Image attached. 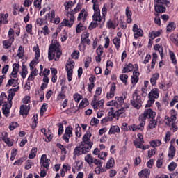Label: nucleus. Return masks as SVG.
<instances>
[{"label": "nucleus", "mask_w": 178, "mask_h": 178, "mask_svg": "<svg viewBox=\"0 0 178 178\" xmlns=\"http://www.w3.org/2000/svg\"><path fill=\"white\" fill-rule=\"evenodd\" d=\"M91 132L87 131L86 134L83 136V140L81 142L80 145L82 148V152L83 154H87L91 151V148H92V145L94 143L91 142Z\"/></svg>", "instance_id": "nucleus-1"}, {"label": "nucleus", "mask_w": 178, "mask_h": 178, "mask_svg": "<svg viewBox=\"0 0 178 178\" xmlns=\"http://www.w3.org/2000/svg\"><path fill=\"white\" fill-rule=\"evenodd\" d=\"M58 44H51L49 48L48 58L49 60H53L54 59L56 61L59 60V58L62 55V51L59 50Z\"/></svg>", "instance_id": "nucleus-2"}, {"label": "nucleus", "mask_w": 178, "mask_h": 178, "mask_svg": "<svg viewBox=\"0 0 178 178\" xmlns=\"http://www.w3.org/2000/svg\"><path fill=\"white\" fill-rule=\"evenodd\" d=\"M170 5V2L168 0H156L154 3V9L155 12H156V16L159 15V13H163L166 12V7Z\"/></svg>", "instance_id": "nucleus-3"}, {"label": "nucleus", "mask_w": 178, "mask_h": 178, "mask_svg": "<svg viewBox=\"0 0 178 178\" xmlns=\"http://www.w3.org/2000/svg\"><path fill=\"white\" fill-rule=\"evenodd\" d=\"M138 90H135L132 95V99H131V105L135 109H140L143 106V100H141V96L138 93Z\"/></svg>", "instance_id": "nucleus-4"}, {"label": "nucleus", "mask_w": 178, "mask_h": 178, "mask_svg": "<svg viewBox=\"0 0 178 178\" xmlns=\"http://www.w3.org/2000/svg\"><path fill=\"white\" fill-rule=\"evenodd\" d=\"M155 116H156V113L151 108L146 109L143 115L139 116V120L145 123L146 119H155Z\"/></svg>", "instance_id": "nucleus-5"}, {"label": "nucleus", "mask_w": 178, "mask_h": 178, "mask_svg": "<svg viewBox=\"0 0 178 178\" xmlns=\"http://www.w3.org/2000/svg\"><path fill=\"white\" fill-rule=\"evenodd\" d=\"M107 10H108V9H106V8L103 7L102 9V14L103 15V16L101 17V10L99 8V15L97 17V19H95V18H94V15L92 16L93 20L95 22H98L99 23H102V24H100V27H102V25L104 24V23H105V16H106Z\"/></svg>", "instance_id": "nucleus-6"}, {"label": "nucleus", "mask_w": 178, "mask_h": 178, "mask_svg": "<svg viewBox=\"0 0 178 178\" xmlns=\"http://www.w3.org/2000/svg\"><path fill=\"white\" fill-rule=\"evenodd\" d=\"M67 16L70 18L69 19H63L62 23H60V26H66L67 27H72L73 26V23H74V15L73 13H67Z\"/></svg>", "instance_id": "nucleus-7"}, {"label": "nucleus", "mask_w": 178, "mask_h": 178, "mask_svg": "<svg viewBox=\"0 0 178 178\" xmlns=\"http://www.w3.org/2000/svg\"><path fill=\"white\" fill-rule=\"evenodd\" d=\"M133 32L136 33L134 35V38H138V37H143V34H144L143 31L141 29L138 28V25L134 24L133 26Z\"/></svg>", "instance_id": "nucleus-8"}, {"label": "nucleus", "mask_w": 178, "mask_h": 178, "mask_svg": "<svg viewBox=\"0 0 178 178\" xmlns=\"http://www.w3.org/2000/svg\"><path fill=\"white\" fill-rule=\"evenodd\" d=\"M41 166L46 168V170H48L49 168V159H47V154H43L40 159Z\"/></svg>", "instance_id": "nucleus-9"}, {"label": "nucleus", "mask_w": 178, "mask_h": 178, "mask_svg": "<svg viewBox=\"0 0 178 178\" xmlns=\"http://www.w3.org/2000/svg\"><path fill=\"white\" fill-rule=\"evenodd\" d=\"M30 111V104H23L20 106V115L27 116L29 115V112Z\"/></svg>", "instance_id": "nucleus-10"}, {"label": "nucleus", "mask_w": 178, "mask_h": 178, "mask_svg": "<svg viewBox=\"0 0 178 178\" xmlns=\"http://www.w3.org/2000/svg\"><path fill=\"white\" fill-rule=\"evenodd\" d=\"M145 125V123L142 122L140 123V127H138V126L136 124H131V126L129 127V130H132V131H138V130H144V126Z\"/></svg>", "instance_id": "nucleus-11"}, {"label": "nucleus", "mask_w": 178, "mask_h": 178, "mask_svg": "<svg viewBox=\"0 0 178 178\" xmlns=\"http://www.w3.org/2000/svg\"><path fill=\"white\" fill-rule=\"evenodd\" d=\"M12 108V103L8 104V103L5 102L4 104L3 105V113L8 118L9 116V109Z\"/></svg>", "instance_id": "nucleus-12"}, {"label": "nucleus", "mask_w": 178, "mask_h": 178, "mask_svg": "<svg viewBox=\"0 0 178 178\" xmlns=\"http://www.w3.org/2000/svg\"><path fill=\"white\" fill-rule=\"evenodd\" d=\"M33 51L35 52V59L33 60L31 62L33 65H35V63H38V58H40V49L38 47H34Z\"/></svg>", "instance_id": "nucleus-13"}, {"label": "nucleus", "mask_w": 178, "mask_h": 178, "mask_svg": "<svg viewBox=\"0 0 178 178\" xmlns=\"http://www.w3.org/2000/svg\"><path fill=\"white\" fill-rule=\"evenodd\" d=\"M116 90V85L115 83L111 84V88L110 89V92L107 94V99H111L115 97V90Z\"/></svg>", "instance_id": "nucleus-14"}, {"label": "nucleus", "mask_w": 178, "mask_h": 178, "mask_svg": "<svg viewBox=\"0 0 178 178\" xmlns=\"http://www.w3.org/2000/svg\"><path fill=\"white\" fill-rule=\"evenodd\" d=\"M13 41H15V38H13V36L10 38V40H4L3 42L4 48L6 49H8V48H9L10 47H12V42H13Z\"/></svg>", "instance_id": "nucleus-15"}, {"label": "nucleus", "mask_w": 178, "mask_h": 178, "mask_svg": "<svg viewBox=\"0 0 178 178\" xmlns=\"http://www.w3.org/2000/svg\"><path fill=\"white\" fill-rule=\"evenodd\" d=\"M138 76H140V72L134 70L133 72V76L131 78L132 84H137L138 81Z\"/></svg>", "instance_id": "nucleus-16"}, {"label": "nucleus", "mask_w": 178, "mask_h": 178, "mask_svg": "<svg viewBox=\"0 0 178 178\" xmlns=\"http://www.w3.org/2000/svg\"><path fill=\"white\" fill-rule=\"evenodd\" d=\"M158 126V120H155V118L150 119V121L149 122L148 127L149 129H155Z\"/></svg>", "instance_id": "nucleus-17"}, {"label": "nucleus", "mask_w": 178, "mask_h": 178, "mask_svg": "<svg viewBox=\"0 0 178 178\" xmlns=\"http://www.w3.org/2000/svg\"><path fill=\"white\" fill-rule=\"evenodd\" d=\"M149 96L152 97V98H159V90L158 88H154L149 94Z\"/></svg>", "instance_id": "nucleus-18"}, {"label": "nucleus", "mask_w": 178, "mask_h": 178, "mask_svg": "<svg viewBox=\"0 0 178 178\" xmlns=\"http://www.w3.org/2000/svg\"><path fill=\"white\" fill-rule=\"evenodd\" d=\"M83 154L84 153H83V149L81 145L76 147L74 149V155L76 156H80V155H83Z\"/></svg>", "instance_id": "nucleus-19"}, {"label": "nucleus", "mask_w": 178, "mask_h": 178, "mask_svg": "<svg viewBox=\"0 0 178 178\" xmlns=\"http://www.w3.org/2000/svg\"><path fill=\"white\" fill-rule=\"evenodd\" d=\"M134 69V67L133 66V64L129 63L123 68L122 73H129V72H132Z\"/></svg>", "instance_id": "nucleus-20"}, {"label": "nucleus", "mask_w": 178, "mask_h": 178, "mask_svg": "<svg viewBox=\"0 0 178 178\" xmlns=\"http://www.w3.org/2000/svg\"><path fill=\"white\" fill-rule=\"evenodd\" d=\"M176 154V148L173 145H170L169 148V153H168V156L171 159H173V157L175 156Z\"/></svg>", "instance_id": "nucleus-21"}, {"label": "nucleus", "mask_w": 178, "mask_h": 178, "mask_svg": "<svg viewBox=\"0 0 178 178\" xmlns=\"http://www.w3.org/2000/svg\"><path fill=\"white\" fill-rule=\"evenodd\" d=\"M140 177L148 178L149 177V170L145 169L138 173Z\"/></svg>", "instance_id": "nucleus-22"}, {"label": "nucleus", "mask_w": 178, "mask_h": 178, "mask_svg": "<svg viewBox=\"0 0 178 178\" xmlns=\"http://www.w3.org/2000/svg\"><path fill=\"white\" fill-rule=\"evenodd\" d=\"M151 147L155 148L156 147H161L162 142L160 140H152L149 142Z\"/></svg>", "instance_id": "nucleus-23"}, {"label": "nucleus", "mask_w": 178, "mask_h": 178, "mask_svg": "<svg viewBox=\"0 0 178 178\" xmlns=\"http://www.w3.org/2000/svg\"><path fill=\"white\" fill-rule=\"evenodd\" d=\"M16 95V92H15V89H10L8 94V104H12V99H13V97Z\"/></svg>", "instance_id": "nucleus-24"}, {"label": "nucleus", "mask_w": 178, "mask_h": 178, "mask_svg": "<svg viewBox=\"0 0 178 178\" xmlns=\"http://www.w3.org/2000/svg\"><path fill=\"white\" fill-rule=\"evenodd\" d=\"M8 14H0V24H8Z\"/></svg>", "instance_id": "nucleus-25"}, {"label": "nucleus", "mask_w": 178, "mask_h": 178, "mask_svg": "<svg viewBox=\"0 0 178 178\" xmlns=\"http://www.w3.org/2000/svg\"><path fill=\"white\" fill-rule=\"evenodd\" d=\"M66 70L68 81H72V76H73V68H69L67 66H66Z\"/></svg>", "instance_id": "nucleus-26"}, {"label": "nucleus", "mask_w": 178, "mask_h": 178, "mask_svg": "<svg viewBox=\"0 0 178 178\" xmlns=\"http://www.w3.org/2000/svg\"><path fill=\"white\" fill-rule=\"evenodd\" d=\"M95 172L97 173V175H100L101 173H104V172H105V168L102 167V163H99V165L95 168Z\"/></svg>", "instance_id": "nucleus-27"}, {"label": "nucleus", "mask_w": 178, "mask_h": 178, "mask_svg": "<svg viewBox=\"0 0 178 178\" xmlns=\"http://www.w3.org/2000/svg\"><path fill=\"white\" fill-rule=\"evenodd\" d=\"M115 133H120V129L118 126H113L110 128L109 134H115Z\"/></svg>", "instance_id": "nucleus-28"}, {"label": "nucleus", "mask_w": 178, "mask_h": 178, "mask_svg": "<svg viewBox=\"0 0 178 178\" xmlns=\"http://www.w3.org/2000/svg\"><path fill=\"white\" fill-rule=\"evenodd\" d=\"M154 49L155 51H158L160 54V56L161 59L163 58V49L161 47L159 44H155L154 45Z\"/></svg>", "instance_id": "nucleus-29"}, {"label": "nucleus", "mask_w": 178, "mask_h": 178, "mask_svg": "<svg viewBox=\"0 0 178 178\" xmlns=\"http://www.w3.org/2000/svg\"><path fill=\"white\" fill-rule=\"evenodd\" d=\"M126 98V97H115V101L117 102V105H120V106H122V105H123V104H124V99Z\"/></svg>", "instance_id": "nucleus-30"}, {"label": "nucleus", "mask_w": 178, "mask_h": 178, "mask_svg": "<svg viewBox=\"0 0 178 178\" xmlns=\"http://www.w3.org/2000/svg\"><path fill=\"white\" fill-rule=\"evenodd\" d=\"M118 24L115 23V21L109 20L107 22L108 29H116Z\"/></svg>", "instance_id": "nucleus-31"}, {"label": "nucleus", "mask_w": 178, "mask_h": 178, "mask_svg": "<svg viewBox=\"0 0 178 178\" xmlns=\"http://www.w3.org/2000/svg\"><path fill=\"white\" fill-rule=\"evenodd\" d=\"M36 154H37V147H33L29 155V159H34V158H35Z\"/></svg>", "instance_id": "nucleus-32"}, {"label": "nucleus", "mask_w": 178, "mask_h": 178, "mask_svg": "<svg viewBox=\"0 0 178 178\" xmlns=\"http://www.w3.org/2000/svg\"><path fill=\"white\" fill-rule=\"evenodd\" d=\"M115 165V159L111 158L110 160L107 162L106 168V169H111Z\"/></svg>", "instance_id": "nucleus-33"}, {"label": "nucleus", "mask_w": 178, "mask_h": 178, "mask_svg": "<svg viewBox=\"0 0 178 178\" xmlns=\"http://www.w3.org/2000/svg\"><path fill=\"white\" fill-rule=\"evenodd\" d=\"M72 130H73V128L72 127H67L65 129V132L64 134H65V136H68L69 138L72 137L73 134L72 132Z\"/></svg>", "instance_id": "nucleus-34"}, {"label": "nucleus", "mask_w": 178, "mask_h": 178, "mask_svg": "<svg viewBox=\"0 0 178 178\" xmlns=\"http://www.w3.org/2000/svg\"><path fill=\"white\" fill-rule=\"evenodd\" d=\"M24 54V49L23 48V46H20L18 49V53L17 56H18V58H19V59H22Z\"/></svg>", "instance_id": "nucleus-35"}, {"label": "nucleus", "mask_w": 178, "mask_h": 178, "mask_svg": "<svg viewBox=\"0 0 178 178\" xmlns=\"http://www.w3.org/2000/svg\"><path fill=\"white\" fill-rule=\"evenodd\" d=\"M176 115H177V113H176V111L175 110H171V116L170 118V120H171V122H174V123H176V119H177V118H176Z\"/></svg>", "instance_id": "nucleus-36"}, {"label": "nucleus", "mask_w": 178, "mask_h": 178, "mask_svg": "<svg viewBox=\"0 0 178 178\" xmlns=\"http://www.w3.org/2000/svg\"><path fill=\"white\" fill-rule=\"evenodd\" d=\"M27 73H28L27 67H26V65H24L23 64L22 73H21V76H22V79H26V76H27Z\"/></svg>", "instance_id": "nucleus-37"}, {"label": "nucleus", "mask_w": 178, "mask_h": 178, "mask_svg": "<svg viewBox=\"0 0 178 178\" xmlns=\"http://www.w3.org/2000/svg\"><path fill=\"white\" fill-rule=\"evenodd\" d=\"M85 161L87 162L89 165H91V163H94V159L91 156V154H87L85 156Z\"/></svg>", "instance_id": "nucleus-38"}, {"label": "nucleus", "mask_w": 178, "mask_h": 178, "mask_svg": "<svg viewBox=\"0 0 178 178\" xmlns=\"http://www.w3.org/2000/svg\"><path fill=\"white\" fill-rule=\"evenodd\" d=\"M73 5H74V3H73V1H66L64 3L65 10H69V9H70V8H73Z\"/></svg>", "instance_id": "nucleus-39"}, {"label": "nucleus", "mask_w": 178, "mask_h": 178, "mask_svg": "<svg viewBox=\"0 0 178 178\" xmlns=\"http://www.w3.org/2000/svg\"><path fill=\"white\" fill-rule=\"evenodd\" d=\"M97 95H96L95 93V95H94V100H92L91 103V105L95 111H98V106H97V102H95L97 101Z\"/></svg>", "instance_id": "nucleus-40"}, {"label": "nucleus", "mask_w": 178, "mask_h": 178, "mask_svg": "<svg viewBox=\"0 0 178 178\" xmlns=\"http://www.w3.org/2000/svg\"><path fill=\"white\" fill-rule=\"evenodd\" d=\"M113 42L114 45H115L117 49H119V48H120V38H115L113 40Z\"/></svg>", "instance_id": "nucleus-41"}, {"label": "nucleus", "mask_w": 178, "mask_h": 178, "mask_svg": "<svg viewBox=\"0 0 178 178\" xmlns=\"http://www.w3.org/2000/svg\"><path fill=\"white\" fill-rule=\"evenodd\" d=\"M45 20H47V19H50V20H52V19H54L55 17V11L54 10H52L51 12V13H47L46 15H45Z\"/></svg>", "instance_id": "nucleus-42"}, {"label": "nucleus", "mask_w": 178, "mask_h": 178, "mask_svg": "<svg viewBox=\"0 0 178 178\" xmlns=\"http://www.w3.org/2000/svg\"><path fill=\"white\" fill-rule=\"evenodd\" d=\"M3 141H4L6 144H8V147H12L13 145V142L10 141V139L7 136L3 137Z\"/></svg>", "instance_id": "nucleus-43"}, {"label": "nucleus", "mask_w": 178, "mask_h": 178, "mask_svg": "<svg viewBox=\"0 0 178 178\" xmlns=\"http://www.w3.org/2000/svg\"><path fill=\"white\" fill-rule=\"evenodd\" d=\"M170 59L174 65L177 63V60H176V56H175V53L172 51H170Z\"/></svg>", "instance_id": "nucleus-44"}, {"label": "nucleus", "mask_w": 178, "mask_h": 178, "mask_svg": "<svg viewBox=\"0 0 178 178\" xmlns=\"http://www.w3.org/2000/svg\"><path fill=\"white\" fill-rule=\"evenodd\" d=\"M177 166V164L172 161L168 165V170H170V172H173V170H175V169H176Z\"/></svg>", "instance_id": "nucleus-45"}, {"label": "nucleus", "mask_w": 178, "mask_h": 178, "mask_svg": "<svg viewBox=\"0 0 178 178\" xmlns=\"http://www.w3.org/2000/svg\"><path fill=\"white\" fill-rule=\"evenodd\" d=\"M35 76H37V71L35 70L31 72V74L28 77L29 81H33V80H34Z\"/></svg>", "instance_id": "nucleus-46"}, {"label": "nucleus", "mask_w": 178, "mask_h": 178, "mask_svg": "<svg viewBox=\"0 0 178 178\" xmlns=\"http://www.w3.org/2000/svg\"><path fill=\"white\" fill-rule=\"evenodd\" d=\"M48 106V104L44 103L40 108V115L42 116L44 113V112H47V106Z\"/></svg>", "instance_id": "nucleus-47"}, {"label": "nucleus", "mask_w": 178, "mask_h": 178, "mask_svg": "<svg viewBox=\"0 0 178 178\" xmlns=\"http://www.w3.org/2000/svg\"><path fill=\"white\" fill-rule=\"evenodd\" d=\"M120 79L122 81V83H124V84H126V83H127V79H129V76H127V74H121L120 75Z\"/></svg>", "instance_id": "nucleus-48"}, {"label": "nucleus", "mask_w": 178, "mask_h": 178, "mask_svg": "<svg viewBox=\"0 0 178 178\" xmlns=\"http://www.w3.org/2000/svg\"><path fill=\"white\" fill-rule=\"evenodd\" d=\"M170 129L172 130V131H173L174 133L177 131L178 130V127L177 125H176V122H172L171 124V126H170Z\"/></svg>", "instance_id": "nucleus-49"}, {"label": "nucleus", "mask_w": 178, "mask_h": 178, "mask_svg": "<svg viewBox=\"0 0 178 178\" xmlns=\"http://www.w3.org/2000/svg\"><path fill=\"white\" fill-rule=\"evenodd\" d=\"M126 112V110L124 109V108H121L119 110H117L115 111V118L119 117V115H122V113H124Z\"/></svg>", "instance_id": "nucleus-50"}, {"label": "nucleus", "mask_w": 178, "mask_h": 178, "mask_svg": "<svg viewBox=\"0 0 178 178\" xmlns=\"http://www.w3.org/2000/svg\"><path fill=\"white\" fill-rule=\"evenodd\" d=\"M58 136H62V134L63 133V124L62 123H58Z\"/></svg>", "instance_id": "nucleus-51"}, {"label": "nucleus", "mask_w": 178, "mask_h": 178, "mask_svg": "<svg viewBox=\"0 0 178 178\" xmlns=\"http://www.w3.org/2000/svg\"><path fill=\"white\" fill-rule=\"evenodd\" d=\"M170 40L177 47H178V35L175 36H171Z\"/></svg>", "instance_id": "nucleus-52"}, {"label": "nucleus", "mask_w": 178, "mask_h": 178, "mask_svg": "<svg viewBox=\"0 0 178 178\" xmlns=\"http://www.w3.org/2000/svg\"><path fill=\"white\" fill-rule=\"evenodd\" d=\"M134 145H136V148H143V144H144V140H140V142L134 141Z\"/></svg>", "instance_id": "nucleus-53"}, {"label": "nucleus", "mask_w": 178, "mask_h": 178, "mask_svg": "<svg viewBox=\"0 0 178 178\" xmlns=\"http://www.w3.org/2000/svg\"><path fill=\"white\" fill-rule=\"evenodd\" d=\"M19 69H20V65L19 63H14L13 65V72H19Z\"/></svg>", "instance_id": "nucleus-54"}, {"label": "nucleus", "mask_w": 178, "mask_h": 178, "mask_svg": "<svg viewBox=\"0 0 178 178\" xmlns=\"http://www.w3.org/2000/svg\"><path fill=\"white\" fill-rule=\"evenodd\" d=\"M175 30V23L171 22L167 26V31H172Z\"/></svg>", "instance_id": "nucleus-55"}, {"label": "nucleus", "mask_w": 178, "mask_h": 178, "mask_svg": "<svg viewBox=\"0 0 178 178\" xmlns=\"http://www.w3.org/2000/svg\"><path fill=\"white\" fill-rule=\"evenodd\" d=\"M170 136H172L170 131H168L164 138L165 143H168V141H170Z\"/></svg>", "instance_id": "nucleus-56"}, {"label": "nucleus", "mask_w": 178, "mask_h": 178, "mask_svg": "<svg viewBox=\"0 0 178 178\" xmlns=\"http://www.w3.org/2000/svg\"><path fill=\"white\" fill-rule=\"evenodd\" d=\"M178 102V96H175L170 103V106H174Z\"/></svg>", "instance_id": "nucleus-57"}, {"label": "nucleus", "mask_w": 178, "mask_h": 178, "mask_svg": "<svg viewBox=\"0 0 178 178\" xmlns=\"http://www.w3.org/2000/svg\"><path fill=\"white\" fill-rule=\"evenodd\" d=\"M41 2H42V0H34V6L41 9Z\"/></svg>", "instance_id": "nucleus-58"}, {"label": "nucleus", "mask_w": 178, "mask_h": 178, "mask_svg": "<svg viewBox=\"0 0 178 178\" xmlns=\"http://www.w3.org/2000/svg\"><path fill=\"white\" fill-rule=\"evenodd\" d=\"M98 123H99V120L95 118H92V120L90 122L91 126H95V124H98Z\"/></svg>", "instance_id": "nucleus-59"}, {"label": "nucleus", "mask_w": 178, "mask_h": 178, "mask_svg": "<svg viewBox=\"0 0 178 178\" xmlns=\"http://www.w3.org/2000/svg\"><path fill=\"white\" fill-rule=\"evenodd\" d=\"M113 107L110 108V111L108 112V116H113V118H116V112L113 110Z\"/></svg>", "instance_id": "nucleus-60"}, {"label": "nucleus", "mask_w": 178, "mask_h": 178, "mask_svg": "<svg viewBox=\"0 0 178 178\" xmlns=\"http://www.w3.org/2000/svg\"><path fill=\"white\" fill-rule=\"evenodd\" d=\"M74 99L76 102H80V100L81 99V95L79 94L74 95Z\"/></svg>", "instance_id": "nucleus-61"}, {"label": "nucleus", "mask_w": 178, "mask_h": 178, "mask_svg": "<svg viewBox=\"0 0 178 178\" xmlns=\"http://www.w3.org/2000/svg\"><path fill=\"white\" fill-rule=\"evenodd\" d=\"M17 126V122H12L10 125H9V129L10 130H15V129H16V127Z\"/></svg>", "instance_id": "nucleus-62"}, {"label": "nucleus", "mask_w": 178, "mask_h": 178, "mask_svg": "<svg viewBox=\"0 0 178 178\" xmlns=\"http://www.w3.org/2000/svg\"><path fill=\"white\" fill-rule=\"evenodd\" d=\"M95 27H98V23L91 22V24L89 26V30H92L93 29H95Z\"/></svg>", "instance_id": "nucleus-63"}, {"label": "nucleus", "mask_w": 178, "mask_h": 178, "mask_svg": "<svg viewBox=\"0 0 178 178\" xmlns=\"http://www.w3.org/2000/svg\"><path fill=\"white\" fill-rule=\"evenodd\" d=\"M103 48H102V46H99L98 48L97 49V55H102V54H104V51L102 50Z\"/></svg>", "instance_id": "nucleus-64"}]
</instances>
